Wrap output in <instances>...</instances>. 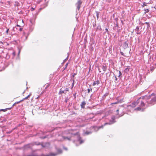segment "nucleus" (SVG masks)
Masks as SVG:
<instances>
[{
  "label": "nucleus",
  "mask_w": 156,
  "mask_h": 156,
  "mask_svg": "<svg viewBox=\"0 0 156 156\" xmlns=\"http://www.w3.org/2000/svg\"><path fill=\"white\" fill-rule=\"evenodd\" d=\"M108 79V78H107V79L106 80H107Z\"/></svg>",
  "instance_id": "57"
},
{
  "label": "nucleus",
  "mask_w": 156,
  "mask_h": 156,
  "mask_svg": "<svg viewBox=\"0 0 156 156\" xmlns=\"http://www.w3.org/2000/svg\"><path fill=\"white\" fill-rule=\"evenodd\" d=\"M121 53L122 55H123V52H121Z\"/></svg>",
  "instance_id": "52"
},
{
  "label": "nucleus",
  "mask_w": 156,
  "mask_h": 156,
  "mask_svg": "<svg viewBox=\"0 0 156 156\" xmlns=\"http://www.w3.org/2000/svg\"><path fill=\"white\" fill-rule=\"evenodd\" d=\"M16 26L17 27H20V26L18 24H17L16 25Z\"/></svg>",
  "instance_id": "47"
},
{
  "label": "nucleus",
  "mask_w": 156,
  "mask_h": 156,
  "mask_svg": "<svg viewBox=\"0 0 156 156\" xmlns=\"http://www.w3.org/2000/svg\"><path fill=\"white\" fill-rule=\"evenodd\" d=\"M12 108V107H11V108H6V109H7V111L8 110H10V109H11Z\"/></svg>",
  "instance_id": "39"
},
{
  "label": "nucleus",
  "mask_w": 156,
  "mask_h": 156,
  "mask_svg": "<svg viewBox=\"0 0 156 156\" xmlns=\"http://www.w3.org/2000/svg\"><path fill=\"white\" fill-rule=\"evenodd\" d=\"M49 85H50L48 84H45L44 86V87H45V89H46L48 88L49 87Z\"/></svg>",
  "instance_id": "24"
},
{
  "label": "nucleus",
  "mask_w": 156,
  "mask_h": 156,
  "mask_svg": "<svg viewBox=\"0 0 156 156\" xmlns=\"http://www.w3.org/2000/svg\"><path fill=\"white\" fill-rule=\"evenodd\" d=\"M11 132V131H9V132H7V133H10Z\"/></svg>",
  "instance_id": "50"
},
{
  "label": "nucleus",
  "mask_w": 156,
  "mask_h": 156,
  "mask_svg": "<svg viewBox=\"0 0 156 156\" xmlns=\"http://www.w3.org/2000/svg\"><path fill=\"white\" fill-rule=\"evenodd\" d=\"M105 30H106V32H108V29H107V28H106L105 29Z\"/></svg>",
  "instance_id": "45"
},
{
  "label": "nucleus",
  "mask_w": 156,
  "mask_h": 156,
  "mask_svg": "<svg viewBox=\"0 0 156 156\" xmlns=\"http://www.w3.org/2000/svg\"><path fill=\"white\" fill-rule=\"evenodd\" d=\"M147 98V100L148 101V106L150 105H154L156 103V96L154 97L153 98L151 99V100H150V96H148Z\"/></svg>",
  "instance_id": "5"
},
{
  "label": "nucleus",
  "mask_w": 156,
  "mask_h": 156,
  "mask_svg": "<svg viewBox=\"0 0 156 156\" xmlns=\"http://www.w3.org/2000/svg\"><path fill=\"white\" fill-rule=\"evenodd\" d=\"M58 154V153H50L48 154L45 155L44 154H42L41 156H38L36 154H28V155H25L23 154L21 156H56Z\"/></svg>",
  "instance_id": "4"
},
{
  "label": "nucleus",
  "mask_w": 156,
  "mask_h": 156,
  "mask_svg": "<svg viewBox=\"0 0 156 156\" xmlns=\"http://www.w3.org/2000/svg\"><path fill=\"white\" fill-rule=\"evenodd\" d=\"M27 36H26V40L27 39Z\"/></svg>",
  "instance_id": "53"
},
{
  "label": "nucleus",
  "mask_w": 156,
  "mask_h": 156,
  "mask_svg": "<svg viewBox=\"0 0 156 156\" xmlns=\"http://www.w3.org/2000/svg\"><path fill=\"white\" fill-rule=\"evenodd\" d=\"M147 96H144L142 98L140 97L136 101L131 104L128 107H131L134 108L136 105L138 107L135 110L137 111H144L145 109L148 106V101L147 100Z\"/></svg>",
  "instance_id": "2"
},
{
  "label": "nucleus",
  "mask_w": 156,
  "mask_h": 156,
  "mask_svg": "<svg viewBox=\"0 0 156 156\" xmlns=\"http://www.w3.org/2000/svg\"><path fill=\"white\" fill-rule=\"evenodd\" d=\"M121 109L120 108L116 110V112L119 116L121 117L123 115V114L122 113Z\"/></svg>",
  "instance_id": "8"
},
{
  "label": "nucleus",
  "mask_w": 156,
  "mask_h": 156,
  "mask_svg": "<svg viewBox=\"0 0 156 156\" xmlns=\"http://www.w3.org/2000/svg\"><path fill=\"white\" fill-rule=\"evenodd\" d=\"M121 22H122H122H123L122 21H121Z\"/></svg>",
  "instance_id": "56"
},
{
  "label": "nucleus",
  "mask_w": 156,
  "mask_h": 156,
  "mask_svg": "<svg viewBox=\"0 0 156 156\" xmlns=\"http://www.w3.org/2000/svg\"><path fill=\"white\" fill-rule=\"evenodd\" d=\"M129 71V69L128 68H126L125 70L124 71L125 73H127Z\"/></svg>",
  "instance_id": "25"
},
{
  "label": "nucleus",
  "mask_w": 156,
  "mask_h": 156,
  "mask_svg": "<svg viewBox=\"0 0 156 156\" xmlns=\"http://www.w3.org/2000/svg\"><path fill=\"white\" fill-rule=\"evenodd\" d=\"M122 73L121 71H119V75L118 77L119 78H121L122 77Z\"/></svg>",
  "instance_id": "20"
},
{
  "label": "nucleus",
  "mask_w": 156,
  "mask_h": 156,
  "mask_svg": "<svg viewBox=\"0 0 156 156\" xmlns=\"http://www.w3.org/2000/svg\"><path fill=\"white\" fill-rule=\"evenodd\" d=\"M135 31L136 33L137 34H140V33L139 32V29L138 27H136V28L135 29Z\"/></svg>",
  "instance_id": "13"
},
{
  "label": "nucleus",
  "mask_w": 156,
  "mask_h": 156,
  "mask_svg": "<svg viewBox=\"0 0 156 156\" xmlns=\"http://www.w3.org/2000/svg\"><path fill=\"white\" fill-rule=\"evenodd\" d=\"M0 111H3L4 112H5V111H7V109H6V108H5V109H1L0 110Z\"/></svg>",
  "instance_id": "32"
},
{
  "label": "nucleus",
  "mask_w": 156,
  "mask_h": 156,
  "mask_svg": "<svg viewBox=\"0 0 156 156\" xmlns=\"http://www.w3.org/2000/svg\"><path fill=\"white\" fill-rule=\"evenodd\" d=\"M110 119H109V122H106L104 124V125H102L99 127L97 126H92L90 127V129H93L95 131H97L99 129L101 128H103L104 126L108 124L111 125L115 123L116 121L115 120V118H109Z\"/></svg>",
  "instance_id": "3"
},
{
  "label": "nucleus",
  "mask_w": 156,
  "mask_h": 156,
  "mask_svg": "<svg viewBox=\"0 0 156 156\" xmlns=\"http://www.w3.org/2000/svg\"><path fill=\"white\" fill-rule=\"evenodd\" d=\"M9 30V29H7L6 31V33L7 34H8Z\"/></svg>",
  "instance_id": "40"
},
{
  "label": "nucleus",
  "mask_w": 156,
  "mask_h": 156,
  "mask_svg": "<svg viewBox=\"0 0 156 156\" xmlns=\"http://www.w3.org/2000/svg\"><path fill=\"white\" fill-rule=\"evenodd\" d=\"M155 66H156V63L155 64Z\"/></svg>",
  "instance_id": "58"
},
{
  "label": "nucleus",
  "mask_w": 156,
  "mask_h": 156,
  "mask_svg": "<svg viewBox=\"0 0 156 156\" xmlns=\"http://www.w3.org/2000/svg\"><path fill=\"white\" fill-rule=\"evenodd\" d=\"M154 67H152V68H151V71L152 72L154 69Z\"/></svg>",
  "instance_id": "35"
},
{
  "label": "nucleus",
  "mask_w": 156,
  "mask_h": 156,
  "mask_svg": "<svg viewBox=\"0 0 156 156\" xmlns=\"http://www.w3.org/2000/svg\"><path fill=\"white\" fill-rule=\"evenodd\" d=\"M96 16H97V19H98L99 18V15L100 12H98V11H96Z\"/></svg>",
  "instance_id": "16"
},
{
  "label": "nucleus",
  "mask_w": 156,
  "mask_h": 156,
  "mask_svg": "<svg viewBox=\"0 0 156 156\" xmlns=\"http://www.w3.org/2000/svg\"><path fill=\"white\" fill-rule=\"evenodd\" d=\"M86 104V102L85 101H82L80 104L81 108H85V106Z\"/></svg>",
  "instance_id": "10"
},
{
  "label": "nucleus",
  "mask_w": 156,
  "mask_h": 156,
  "mask_svg": "<svg viewBox=\"0 0 156 156\" xmlns=\"http://www.w3.org/2000/svg\"><path fill=\"white\" fill-rule=\"evenodd\" d=\"M76 73H74L73 74V77L74 78V76L76 75Z\"/></svg>",
  "instance_id": "38"
},
{
  "label": "nucleus",
  "mask_w": 156,
  "mask_h": 156,
  "mask_svg": "<svg viewBox=\"0 0 156 156\" xmlns=\"http://www.w3.org/2000/svg\"><path fill=\"white\" fill-rule=\"evenodd\" d=\"M68 63H67L65 65V67L64 68V70L66 69L68 66Z\"/></svg>",
  "instance_id": "31"
},
{
  "label": "nucleus",
  "mask_w": 156,
  "mask_h": 156,
  "mask_svg": "<svg viewBox=\"0 0 156 156\" xmlns=\"http://www.w3.org/2000/svg\"><path fill=\"white\" fill-rule=\"evenodd\" d=\"M22 101H18L17 102H15L16 103V104H18L20 102H21Z\"/></svg>",
  "instance_id": "42"
},
{
  "label": "nucleus",
  "mask_w": 156,
  "mask_h": 156,
  "mask_svg": "<svg viewBox=\"0 0 156 156\" xmlns=\"http://www.w3.org/2000/svg\"><path fill=\"white\" fill-rule=\"evenodd\" d=\"M65 101L66 102H67V100H65Z\"/></svg>",
  "instance_id": "55"
},
{
  "label": "nucleus",
  "mask_w": 156,
  "mask_h": 156,
  "mask_svg": "<svg viewBox=\"0 0 156 156\" xmlns=\"http://www.w3.org/2000/svg\"><path fill=\"white\" fill-rule=\"evenodd\" d=\"M32 146V144H28L25 145L24 147L25 149H27L29 148H30Z\"/></svg>",
  "instance_id": "9"
},
{
  "label": "nucleus",
  "mask_w": 156,
  "mask_h": 156,
  "mask_svg": "<svg viewBox=\"0 0 156 156\" xmlns=\"http://www.w3.org/2000/svg\"><path fill=\"white\" fill-rule=\"evenodd\" d=\"M123 46L125 48H127L128 47L127 41H125L123 44Z\"/></svg>",
  "instance_id": "11"
},
{
  "label": "nucleus",
  "mask_w": 156,
  "mask_h": 156,
  "mask_svg": "<svg viewBox=\"0 0 156 156\" xmlns=\"http://www.w3.org/2000/svg\"><path fill=\"white\" fill-rule=\"evenodd\" d=\"M87 92L88 93H89L90 91L92 90V89L91 88H88L87 89Z\"/></svg>",
  "instance_id": "29"
},
{
  "label": "nucleus",
  "mask_w": 156,
  "mask_h": 156,
  "mask_svg": "<svg viewBox=\"0 0 156 156\" xmlns=\"http://www.w3.org/2000/svg\"><path fill=\"white\" fill-rule=\"evenodd\" d=\"M102 69L104 72H105L107 69V67L105 66H103L102 67Z\"/></svg>",
  "instance_id": "14"
},
{
  "label": "nucleus",
  "mask_w": 156,
  "mask_h": 156,
  "mask_svg": "<svg viewBox=\"0 0 156 156\" xmlns=\"http://www.w3.org/2000/svg\"><path fill=\"white\" fill-rule=\"evenodd\" d=\"M72 80H73V83L72 84V87H73V86H74V82H75L74 78H73Z\"/></svg>",
  "instance_id": "26"
},
{
  "label": "nucleus",
  "mask_w": 156,
  "mask_h": 156,
  "mask_svg": "<svg viewBox=\"0 0 156 156\" xmlns=\"http://www.w3.org/2000/svg\"><path fill=\"white\" fill-rule=\"evenodd\" d=\"M76 146H78L79 145H78L77 144H76Z\"/></svg>",
  "instance_id": "54"
},
{
  "label": "nucleus",
  "mask_w": 156,
  "mask_h": 156,
  "mask_svg": "<svg viewBox=\"0 0 156 156\" xmlns=\"http://www.w3.org/2000/svg\"><path fill=\"white\" fill-rule=\"evenodd\" d=\"M16 104V103H14V104L12 105V107H13V106H15V105Z\"/></svg>",
  "instance_id": "44"
},
{
  "label": "nucleus",
  "mask_w": 156,
  "mask_h": 156,
  "mask_svg": "<svg viewBox=\"0 0 156 156\" xmlns=\"http://www.w3.org/2000/svg\"><path fill=\"white\" fill-rule=\"evenodd\" d=\"M114 77H115V81H117V77H116V76H115V75H114Z\"/></svg>",
  "instance_id": "37"
},
{
  "label": "nucleus",
  "mask_w": 156,
  "mask_h": 156,
  "mask_svg": "<svg viewBox=\"0 0 156 156\" xmlns=\"http://www.w3.org/2000/svg\"><path fill=\"white\" fill-rule=\"evenodd\" d=\"M82 2L80 0H78L76 4V9L79 10L80 6L82 4Z\"/></svg>",
  "instance_id": "7"
},
{
  "label": "nucleus",
  "mask_w": 156,
  "mask_h": 156,
  "mask_svg": "<svg viewBox=\"0 0 156 156\" xmlns=\"http://www.w3.org/2000/svg\"><path fill=\"white\" fill-rule=\"evenodd\" d=\"M12 55H13V56H15V52H13L12 53Z\"/></svg>",
  "instance_id": "41"
},
{
  "label": "nucleus",
  "mask_w": 156,
  "mask_h": 156,
  "mask_svg": "<svg viewBox=\"0 0 156 156\" xmlns=\"http://www.w3.org/2000/svg\"><path fill=\"white\" fill-rule=\"evenodd\" d=\"M57 151H58V153L59 154L61 153L62 152V150L60 149H58Z\"/></svg>",
  "instance_id": "21"
},
{
  "label": "nucleus",
  "mask_w": 156,
  "mask_h": 156,
  "mask_svg": "<svg viewBox=\"0 0 156 156\" xmlns=\"http://www.w3.org/2000/svg\"><path fill=\"white\" fill-rule=\"evenodd\" d=\"M20 50H19V52H18V55H19L20 54Z\"/></svg>",
  "instance_id": "51"
},
{
  "label": "nucleus",
  "mask_w": 156,
  "mask_h": 156,
  "mask_svg": "<svg viewBox=\"0 0 156 156\" xmlns=\"http://www.w3.org/2000/svg\"><path fill=\"white\" fill-rule=\"evenodd\" d=\"M30 96V95H29L27 97H26L25 98L23 99L22 101H23L24 100L27 99Z\"/></svg>",
  "instance_id": "27"
},
{
  "label": "nucleus",
  "mask_w": 156,
  "mask_h": 156,
  "mask_svg": "<svg viewBox=\"0 0 156 156\" xmlns=\"http://www.w3.org/2000/svg\"><path fill=\"white\" fill-rule=\"evenodd\" d=\"M96 26V21L95 20L94 21V22L93 23V26L94 27H95Z\"/></svg>",
  "instance_id": "28"
},
{
  "label": "nucleus",
  "mask_w": 156,
  "mask_h": 156,
  "mask_svg": "<svg viewBox=\"0 0 156 156\" xmlns=\"http://www.w3.org/2000/svg\"><path fill=\"white\" fill-rule=\"evenodd\" d=\"M119 101H116L115 102L112 103L110 105H115V104H118L119 103Z\"/></svg>",
  "instance_id": "23"
},
{
  "label": "nucleus",
  "mask_w": 156,
  "mask_h": 156,
  "mask_svg": "<svg viewBox=\"0 0 156 156\" xmlns=\"http://www.w3.org/2000/svg\"><path fill=\"white\" fill-rule=\"evenodd\" d=\"M69 89L68 88H66L65 90H62V89H60V90L58 92V94H66V92L69 91Z\"/></svg>",
  "instance_id": "6"
},
{
  "label": "nucleus",
  "mask_w": 156,
  "mask_h": 156,
  "mask_svg": "<svg viewBox=\"0 0 156 156\" xmlns=\"http://www.w3.org/2000/svg\"><path fill=\"white\" fill-rule=\"evenodd\" d=\"M34 9H35L33 7L31 8L30 9V10L31 11H33L34 10Z\"/></svg>",
  "instance_id": "36"
},
{
  "label": "nucleus",
  "mask_w": 156,
  "mask_h": 156,
  "mask_svg": "<svg viewBox=\"0 0 156 156\" xmlns=\"http://www.w3.org/2000/svg\"><path fill=\"white\" fill-rule=\"evenodd\" d=\"M144 10L145 11V12H144L145 14H146V13H147V12H149V9H144Z\"/></svg>",
  "instance_id": "19"
},
{
  "label": "nucleus",
  "mask_w": 156,
  "mask_h": 156,
  "mask_svg": "<svg viewBox=\"0 0 156 156\" xmlns=\"http://www.w3.org/2000/svg\"><path fill=\"white\" fill-rule=\"evenodd\" d=\"M97 29L101 30V26H98L97 27Z\"/></svg>",
  "instance_id": "30"
},
{
  "label": "nucleus",
  "mask_w": 156,
  "mask_h": 156,
  "mask_svg": "<svg viewBox=\"0 0 156 156\" xmlns=\"http://www.w3.org/2000/svg\"><path fill=\"white\" fill-rule=\"evenodd\" d=\"M100 81L99 80H97L96 81H94L93 82V85L94 86L96 84H99L100 83Z\"/></svg>",
  "instance_id": "12"
},
{
  "label": "nucleus",
  "mask_w": 156,
  "mask_h": 156,
  "mask_svg": "<svg viewBox=\"0 0 156 156\" xmlns=\"http://www.w3.org/2000/svg\"><path fill=\"white\" fill-rule=\"evenodd\" d=\"M98 71H99V72H100V73L101 72V71H100V68H98Z\"/></svg>",
  "instance_id": "46"
},
{
  "label": "nucleus",
  "mask_w": 156,
  "mask_h": 156,
  "mask_svg": "<svg viewBox=\"0 0 156 156\" xmlns=\"http://www.w3.org/2000/svg\"><path fill=\"white\" fill-rule=\"evenodd\" d=\"M144 24H145L147 25V28H148L149 27H150V24L148 22H145L144 23Z\"/></svg>",
  "instance_id": "17"
},
{
  "label": "nucleus",
  "mask_w": 156,
  "mask_h": 156,
  "mask_svg": "<svg viewBox=\"0 0 156 156\" xmlns=\"http://www.w3.org/2000/svg\"><path fill=\"white\" fill-rule=\"evenodd\" d=\"M92 133V132H91V131H90V132L86 131L84 133V134L86 135H88V134L91 133Z\"/></svg>",
  "instance_id": "15"
},
{
  "label": "nucleus",
  "mask_w": 156,
  "mask_h": 156,
  "mask_svg": "<svg viewBox=\"0 0 156 156\" xmlns=\"http://www.w3.org/2000/svg\"><path fill=\"white\" fill-rule=\"evenodd\" d=\"M22 30V28H20L19 29V30L20 31H21Z\"/></svg>",
  "instance_id": "43"
},
{
  "label": "nucleus",
  "mask_w": 156,
  "mask_h": 156,
  "mask_svg": "<svg viewBox=\"0 0 156 156\" xmlns=\"http://www.w3.org/2000/svg\"><path fill=\"white\" fill-rule=\"evenodd\" d=\"M64 149L65 150H67V148H66V147H64Z\"/></svg>",
  "instance_id": "49"
},
{
  "label": "nucleus",
  "mask_w": 156,
  "mask_h": 156,
  "mask_svg": "<svg viewBox=\"0 0 156 156\" xmlns=\"http://www.w3.org/2000/svg\"><path fill=\"white\" fill-rule=\"evenodd\" d=\"M68 56L64 60L63 62V63L64 62H66V61H67L68 60Z\"/></svg>",
  "instance_id": "34"
},
{
  "label": "nucleus",
  "mask_w": 156,
  "mask_h": 156,
  "mask_svg": "<svg viewBox=\"0 0 156 156\" xmlns=\"http://www.w3.org/2000/svg\"><path fill=\"white\" fill-rule=\"evenodd\" d=\"M118 27H118L117 24H116V25L114 27L116 29H118Z\"/></svg>",
  "instance_id": "33"
},
{
  "label": "nucleus",
  "mask_w": 156,
  "mask_h": 156,
  "mask_svg": "<svg viewBox=\"0 0 156 156\" xmlns=\"http://www.w3.org/2000/svg\"><path fill=\"white\" fill-rule=\"evenodd\" d=\"M19 3L18 2L16 1L15 2V3L14 4V6H18L19 5Z\"/></svg>",
  "instance_id": "22"
},
{
  "label": "nucleus",
  "mask_w": 156,
  "mask_h": 156,
  "mask_svg": "<svg viewBox=\"0 0 156 156\" xmlns=\"http://www.w3.org/2000/svg\"><path fill=\"white\" fill-rule=\"evenodd\" d=\"M55 137L57 138L58 140L62 141L65 140H70L72 137L76 138V140L74 141L75 142L76 141L78 142L79 144L83 143L84 141L81 139L78 132L76 133H73L72 130H66L62 133L59 132L57 133L55 135Z\"/></svg>",
  "instance_id": "1"
},
{
  "label": "nucleus",
  "mask_w": 156,
  "mask_h": 156,
  "mask_svg": "<svg viewBox=\"0 0 156 156\" xmlns=\"http://www.w3.org/2000/svg\"><path fill=\"white\" fill-rule=\"evenodd\" d=\"M73 96L75 97V98H76V94H73Z\"/></svg>",
  "instance_id": "48"
},
{
  "label": "nucleus",
  "mask_w": 156,
  "mask_h": 156,
  "mask_svg": "<svg viewBox=\"0 0 156 156\" xmlns=\"http://www.w3.org/2000/svg\"><path fill=\"white\" fill-rule=\"evenodd\" d=\"M148 3H146V2H144L143 3V5H142V7H143L144 6H147V4Z\"/></svg>",
  "instance_id": "18"
}]
</instances>
